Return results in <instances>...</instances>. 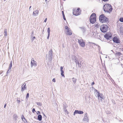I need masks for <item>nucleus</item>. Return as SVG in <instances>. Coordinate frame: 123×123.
Returning <instances> with one entry per match:
<instances>
[{"label": "nucleus", "mask_w": 123, "mask_h": 123, "mask_svg": "<svg viewBox=\"0 0 123 123\" xmlns=\"http://www.w3.org/2000/svg\"><path fill=\"white\" fill-rule=\"evenodd\" d=\"M45 1H47V0H45Z\"/></svg>", "instance_id": "obj_45"}, {"label": "nucleus", "mask_w": 123, "mask_h": 123, "mask_svg": "<svg viewBox=\"0 0 123 123\" xmlns=\"http://www.w3.org/2000/svg\"><path fill=\"white\" fill-rule=\"evenodd\" d=\"M18 117V116L16 114H14L13 116V119L15 121H16Z\"/></svg>", "instance_id": "obj_14"}, {"label": "nucleus", "mask_w": 123, "mask_h": 123, "mask_svg": "<svg viewBox=\"0 0 123 123\" xmlns=\"http://www.w3.org/2000/svg\"><path fill=\"white\" fill-rule=\"evenodd\" d=\"M81 11L80 10L79 8L77 9L75 8L73 10V15L75 16H78L80 15L81 13Z\"/></svg>", "instance_id": "obj_5"}, {"label": "nucleus", "mask_w": 123, "mask_h": 123, "mask_svg": "<svg viewBox=\"0 0 123 123\" xmlns=\"http://www.w3.org/2000/svg\"><path fill=\"white\" fill-rule=\"evenodd\" d=\"M83 111H81L78 110H75L74 112V115H75L76 114H83Z\"/></svg>", "instance_id": "obj_11"}, {"label": "nucleus", "mask_w": 123, "mask_h": 123, "mask_svg": "<svg viewBox=\"0 0 123 123\" xmlns=\"http://www.w3.org/2000/svg\"><path fill=\"white\" fill-rule=\"evenodd\" d=\"M98 97L99 99H100L101 100H102L103 99V94H101L99 93H98L97 94Z\"/></svg>", "instance_id": "obj_13"}, {"label": "nucleus", "mask_w": 123, "mask_h": 123, "mask_svg": "<svg viewBox=\"0 0 123 123\" xmlns=\"http://www.w3.org/2000/svg\"><path fill=\"white\" fill-rule=\"evenodd\" d=\"M115 55L116 56H120L121 55V53L120 52H116V53H115Z\"/></svg>", "instance_id": "obj_17"}, {"label": "nucleus", "mask_w": 123, "mask_h": 123, "mask_svg": "<svg viewBox=\"0 0 123 123\" xmlns=\"http://www.w3.org/2000/svg\"><path fill=\"white\" fill-rule=\"evenodd\" d=\"M23 85H22L21 87V91L23 92L24 90L26 89V85H24L23 86Z\"/></svg>", "instance_id": "obj_15"}, {"label": "nucleus", "mask_w": 123, "mask_h": 123, "mask_svg": "<svg viewBox=\"0 0 123 123\" xmlns=\"http://www.w3.org/2000/svg\"><path fill=\"white\" fill-rule=\"evenodd\" d=\"M29 97V94L28 93H27L26 96V98H28Z\"/></svg>", "instance_id": "obj_28"}, {"label": "nucleus", "mask_w": 123, "mask_h": 123, "mask_svg": "<svg viewBox=\"0 0 123 123\" xmlns=\"http://www.w3.org/2000/svg\"><path fill=\"white\" fill-rule=\"evenodd\" d=\"M4 32L5 33V36H6L7 35V31L6 29H5L4 31Z\"/></svg>", "instance_id": "obj_27"}, {"label": "nucleus", "mask_w": 123, "mask_h": 123, "mask_svg": "<svg viewBox=\"0 0 123 123\" xmlns=\"http://www.w3.org/2000/svg\"><path fill=\"white\" fill-rule=\"evenodd\" d=\"M92 85H94V82H93L92 83Z\"/></svg>", "instance_id": "obj_42"}, {"label": "nucleus", "mask_w": 123, "mask_h": 123, "mask_svg": "<svg viewBox=\"0 0 123 123\" xmlns=\"http://www.w3.org/2000/svg\"><path fill=\"white\" fill-rule=\"evenodd\" d=\"M42 116L41 115H39L38 116V119L39 121H41L42 119Z\"/></svg>", "instance_id": "obj_19"}, {"label": "nucleus", "mask_w": 123, "mask_h": 123, "mask_svg": "<svg viewBox=\"0 0 123 123\" xmlns=\"http://www.w3.org/2000/svg\"><path fill=\"white\" fill-rule=\"evenodd\" d=\"M99 20L102 23H107L108 21V18L106 17L103 14H101L99 16Z\"/></svg>", "instance_id": "obj_1"}, {"label": "nucleus", "mask_w": 123, "mask_h": 123, "mask_svg": "<svg viewBox=\"0 0 123 123\" xmlns=\"http://www.w3.org/2000/svg\"><path fill=\"white\" fill-rule=\"evenodd\" d=\"M31 65L32 67L33 66H36L37 65V62L35 61L33 58H32L31 59Z\"/></svg>", "instance_id": "obj_10"}, {"label": "nucleus", "mask_w": 123, "mask_h": 123, "mask_svg": "<svg viewBox=\"0 0 123 123\" xmlns=\"http://www.w3.org/2000/svg\"><path fill=\"white\" fill-rule=\"evenodd\" d=\"M38 11L37 10H36L33 12V14L34 15H36L38 14Z\"/></svg>", "instance_id": "obj_18"}, {"label": "nucleus", "mask_w": 123, "mask_h": 123, "mask_svg": "<svg viewBox=\"0 0 123 123\" xmlns=\"http://www.w3.org/2000/svg\"><path fill=\"white\" fill-rule=\"evenodd\" d=\"M12 67V61H11L10 64L9 65V69H11Z\"/></svg>", "instance_id": "obj_20"}, {"label": "nucleus", "mask_w": 123, "mask_h": 123, "mask_svg": "<svg viewBox=\"0 0 123 123\" xmlns=\"http://www.w3.org/2000/svg\"><path fill=\"white\" fill-rule=\"evenodd\" d=\"M65 28L66 30V33L67 35H72V32L71 31L68 26H65Z\"/></svg>", "instance_id": "obj_6"}, {"label": "nucleus", "mask_w": 123, "mask_h": 123, "mask_svg": "<svg viewBox=\"0 0 123 123\" xmlns=\"http://www.w3.org/2000/svg\"><path fill=\"white\" fill-rule=\"evenodd\" d=\"M50 30L49 28H48L47 29V31L48 34H50Z\"/></svg>", "instance_id": "obj_26"}, {"label": "nucleus", "mask_w": 123, "mask_h": 123, "mask_svg": "<svg viewBox=\"0 0 123 123\" xmlns=\"http://www.w3.org/2000/svg\"><path fill=\"white\" fill-rule=\"evenodd\" d=\"M103 0V1H107L108 0Z\"/></svg>", "instance_id": "obj_41"}, {"label": "nucleus", "mask_w": 123, "mask_h": 123, "mask_svg": "<svg viewBox=\"0 0 123 123\" xmlns=\"http://www.w3.org/2000/svg\"><path fill=\"white\" fill-rule=\"evenodd\" d=\"M60 69L61 72H64L63 70V68L62 67H61Z\"/></svg>", "instance_id": "obj_30"}, {"label": "nucleus", "mask_w": 123, "mask_h": 123, "mask_svg": "<svg viewBox=\"0 0 123 123\" xmlns=\"http://www.w3.org/2000/svg\"><path fill=\"white\" fill-rule=\"evenodd\" d=\"M63 19H64V20H66V18H65V15H63Z\"/></svg>", "instance_id": "obj_31"}, {"label": "nucleus", "mask_w": 123, "mask_h": 123, "mask_svg": "<svg viewBox=\"0 0 123 123\" xmlns=\"http://www.w3.org/2000/svg\"><path fill=\"white\" fill-rule=\"evenodd\" d=\"M47 18H46L45 19V20H44V22H46V21H47Z\"/></svg>", "instance_id": "obj_36"}, {"label": "nucleus", "mask_w": 123, "mask_h": 123, "mask_svg": "<svg viewBox=\"0 0 123 123\" xmlns=\"http://www.w3.org/2000/svg\"><path fill=\"white\" fill-rule=\"evenodd\" d=\"M62 15H64V12L63 11H62Z\"/></svg>", "instance_id": "obj_38"}, {"label": "nucleus", "mask_w": 123, "mask_h": 123, "mask_svg": "<svg viewBox=\"0 0 123 123\" xmlns=\"http://www.w3.org/2000/svg\"><path fill=\"white\" fill-rule=\"evenodd\" d=\"M112 37V34L111 32H108L104 35V37L107 39H110Z\"/></svg>", "instance_id": "obj_7"}, {"label": "nucleus", "mask_w": 123, "mask_h": 123, "mask_svg": "<svg viewBox=\"0 0 123 123\" xmlns=\"http://www.w3.org/2000/svg\"><path fill=\"white\" fill-rule=\"evenodd\" d=\"M87 116V113H86L85 114L84 116L83 119V121H86L87 122H88L89 120Z\"/></svg>", "instance_id": "obj_12"}, {"label": "nucleus", "mask_w": 123, "mask_h": 123, "mask_svg": "<svg viewBox=\"0 0 123 123\" xmlns=\"http://www.w3.org/2000/svg\"><path fill=\"white\" fill-rule=\"evenodd\" d=\"M98 25V24H97L96 25V26H98V25Z\"/></svg>", "instance_id": "obj_43"}, {"label": "nucleus", "mask_w": 123, "mask_h": 123, "mask_svg": "<svg viewBox=\"0 0 123 123\" xmlns=\"http://www.w3.org/2000/svg\"><path fill=\"white\" fill-rule=\"evenodd\" d=\"M31 6L30 7V8H31Z\"/></svg>", "instance_id": "obj_46"}, {"label": "nucleus", "mask_w": 123, "mask_h": 123, "mask_svg": "<svg viewBox=\"0 0 123 123\" xmlns=\"http://www.w3.org/2000/svg\"><path fill=\"white\" fill-rule=\"evenodd\" d=\"M34 111H35V109L34 108H33L32 110V112L34 113Z\"/></svg>", "instance_id": "obj_32"}, {"label": "nucleus", "mask_w": 123, "mask_h": 123, "mask_svg": "<svg viewBox=\"0 0 123 123\" xmlns=\"http://www.w3.org/2000/svg\"><path fill=\"white\" fill-rule=\"evenodd\" d=\"M6 104L5 105H4V108H5L6 107Z\"/></svg>", "instance_id": "obj_39"}, {"label": "nucleus", "mask_w": 123, "mask_h": 123, "mask_svg": "<svg viewBox=\"0 0 123 123\" xmlns=\"http://www.w3.org/2000/svg\"><path fill=\"white\" fill-rule=\"evenodd\" d=\"M96 16L95 13H92L90 18V21L92 24H94L96 21Z\"/></svg>", "instance_id": "obj_3"}, {"label": "nucleus", "mask_w": 123, "mask_h": 123, "mask_svg": "<svg viewBox=\"0 0 123 123\" xmlns=\"http://www.w3.org/2000/svg\"><path fill=\"white\" fill-rule=\"evenodd\" d=\"M50 34H48V36L47 37V39H48L49 36Z\"/></svg>", "instance_id": "obj_35"}, {"label": "nucleus", "mask_w": 123, "mask_h": 123, "mask_svg": "<svg viewBox=\"0 0 123 123\" xmlns=\"http://www.w3.org/2000/svg\"><path fill=\"white\" fill-rule=\"evenodd\" d=\"M104 10L105 12H110L112 10V6L109 4H105L103 7Z\"/></svg>", "instance_id": "obj_2"}, {"label": "nucleus", "mask_w": 123, "mask_h": 123, "mask_svg": "<svg viewBox=\"0 0 123 123\" xmlns=\"http://www.w3.org/2000/svg\"><path fill=\"white\" fill-rule=\"evenodd\" d=\"M37 104L38 106H41L42 105V104L41 103L38 102L37 103Z\"/></svg>", "instance_id": "obj_23"}, {"label": "nucleus", "mask_w": 123, "mask_h": 123, "mask_svg": "<svg viewBox=\"0 0 123 123\" xmlns=\"http://www.w3.org/2000/svg\"><path fill=\"white\" fill-rule=\"evenodd\" d=\"M25 120H24H24H23V121H24V122H25V121H24Z\"/></svg>", "instance_id": "obj_44"}, {"label": "nucleus", "mask_w": 123, "mask_h": 123, "mask_svg": "<svg viewBox=\"0 0 123 123\" xmlns=\"http://www.w3.org/2000/svg\"><path fill=\"white\" fill-rule=\"evenodd\" d=\"M73 80L74 83L76 82V79L75 78H73Z\"/></svg>", "instance_id": "obj_24"}, {"label": "nucleus", "mask_w": 123, "mask_h": 123, "mask_svg": "<svg viewBox=\"0 0 123 123\" xmlns=\"http://www.w3.org/2000/svg\"><path fill=\"white\" fill-rule=\"evenodd\" d=\"M18 99H19V98H17Z\"/></svg>", "instance_id": "obj_47"}, {"label": "nucleus", "mask_w": 123, "mask_h": 123, "mask_svg": "<svg viewBox=\"0 0 123 123\" xmlns=\"http://www.w3.org/2000/svg\"><path fill=\"white\" fill-rule=\"evenodd\" d=\"M94 92H95L96 93V94H98V93H99V92H98V90L96 89H95Z\"/></svg>", "instance_id": "obj_22"}, {"label": "nucleus", "mask_w": 123, "mask_h": 123, "mask_svg": "<svg viewBox=\"0 0 123 123\" xmlns=\"http://www.w3.org/2000/svg\"><path fill=\"white\" fill-rule=\"evenodd\" d=\"M64 73V72H61V75L62 76L64 77V75L63 74Z\"/></svg>", "instance_id": "obj_29"}, {"label": "nucleus", "mask_w": 123, "mask_h": 123, "mask_svg": "<svg viewBox=\"0 0 123 123\" xmlns=\"http://www.w3.org/2000/svg\"><path fill=\"white\" fill-rule=\"evenodd\" d=\"M21 118L22 120H24H24H25V121H26V119L24 117L23 115H22Z\"/></svg>", "instance_id": "obj_21"}, {"label": "nucleus", "mask_w": 123, "mask_h": 123, "mask_svg": "<svg viewBox=\"0 0 123 123\" xmlns=\"http://www.w3.org/2000/svg\"><path fill=\"white\" fill-rule=\"evenodd\" d=\"M66 108V107L65 106H64L63 108L64 111V112H66V113L67 114H68L69 113L68 111L67 110Z\"/></svg>", "instance_id": "obj_16"}, {"label": "nucleus", "mask_w": 123, "mask_h": 123, "mask_svg": "<svg viewBox=\"0 0 123 123\" xmlns=\"http://www.w3.org/2000/svg\"><path fill=\"white\" fill-rule=\"evenodd\" d=\"M17 102L19 103L20 102V100H18L17 99Z\"/></svg>", "instance_id": "obj_33"}, {"label": "nucleus", "mask_w": 123, "mask_h": 123, "mask_svg": "<svg viewBox=\"0 0 123 123\" xmlns=\"http://www.w3.org/2000/svg\"><path fill=\"white\" fill-rule=\"evenodd\" d=\"M109 27L106 25L103 24L100 26V30L103 32H105L108 31Z\"/></svg>", "instance_id": "obj_4"}, {"label": "nucleus", "mask_w": 123, "mask_h": 123, "mask_svg": "<svg viewBox=\"0 0 123 123\" xmlns=\"http://www.w3.org/2000/svg\"><path fill=\"white\" fill-rule=\"evenodd\" d=\"M52 81L54 82H55V78H54L52 80Z\"/></svg>", "instance_id": "obj_34"}, {"label": "nucleus", "mask_w": 123, "mask_h": 123, "mask_svg": "<svg viewBox=\"0 0 123 123\" xmlns=\"http://www.w3.org/2000/svg\"><path fill=\"white\" fill-rule=\"evenodd\" d=\"M119 20L121 22H123V18H120Z\"/></svg>", "instance_id": "obj_25"}, {"label": "nucleus", "mask_w": 123, "mask_h": 123, "mask_svg": "<svg viewBox=\"0 0 123 123\" xmlns=\"http://www.w3.org/2000/svg\"><path fill=\"white\" fill-rule=\"evenodd\" d=\"M113 40L114 43H119L120 42V40L116 37H115L113 38Z\"/></svg>", "instance_id": "obj_9"}, {"label": "nucleus", "mask_w": 123, "mask_h": 123, "mask_svg": "<svg viewBox=\"0 0 123 123\" xmlns=\"http://www.w3.org/2000/svg\"><path fill=\"white\" fill-rule=\"evenodd\" d=\"M43 113V115L44 116H45V117H46V116H45V114H44V113Z\"/></svg>", "instance_id": "obj_40"}, {"label": "nucleus", "mask_w": 123, "mask_h": 123, "mask_svg": "<svg viewBox=\"0 0 123 123\" xmlns=\"http://www.w3.org/2000/svg\"><path fill=\"white\" fill-rule=\"evenodd\" d=\"M78 42L80 45L82 47H84L85 46V43L83 40L82 39L78 40Z\"/></svg>", "instance_id": "obj_8"}, {"label": "nucleus", "mask_w": 123, "mask_h": 123, "mask_svg": "<svg viewBox=\"0 0 123 123\" xmlns=\"http://www.w3.org/2000/svg\"><path fill=\"white\" fill-rule=\"evenodd\" d=\"M40 112L39 111H38L37 112V114H40Z\"/></svg>", "instance_id": "obj_37"}]
</instances>
